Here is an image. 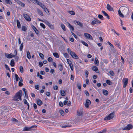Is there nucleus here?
Here are the masks:
<instances>
[{"instance_id": "obj_17", "label": "nucleus", "mask_w": 133, "mask_h": 133, "mask_svg": "<svg viewBox=\"0 0 133 133\" xmlns=\"http://www.w3.org/2000/svg\"><path fill=\"white\" fill-rule=\"evenodd\" d=\"M24 91V94H25V97L26 98H28V96L27 94V93L26 91V90L25 88H23L22 89Z\"/></svg>"}, {"instance_id": "obj_38", "label": "nucleus", "mask_w": 133, "mask_h": 133, "mask_svg": "<svg viewBox=\"0 0 133 133\" xmlns=\"http://www.w3.org/2000/svg\"><path fill=\"white\" fill-rule=\"evenodd\" d=\"M61 27L64 31H66L65 26L63 24H61Z\"/></svg>"}, {"instance_id": "obj_29", "label": "nucleus", "mask_w": 133, "mask_h": 133, "mask_svg": "<svg viewBox=\"0 0 133 133\" xmlns=\"http://www.w3.org/2000/svg\"><path fill=\"white\" fill-rule=\"evenodd\" d=\"M58 67L59 68V70L60 71H62L63 70V65L61 64L58 65Z\"/></svg>"}, {"instance_id": "obj_64", "label": "nucleus", "mask_w": 133, "mask_h": 133, "mask_svg": "<svg viewBox=\"0 0 133 133\" xmlns=\"http://www.w3.org/2000/svg\"><path fill=\"white\" fill-rule=\"evenodd\" d=\"M19 86L20 87H22L23 85V83L19 81L18 83Z\"/></svg>"}, {"instance_id": "obj_32", "label": "nucleus", "mask_w": 133, "mask_h": 133, "mask_svg": "<svg viewBox=\"0 0 133 133\" xmlns=\"http://www.w3.org/2000/svg\"><path fill=\"white\" fill-rule=\"evenodd\" d=\"M27 57L29 59H30L31 58V56L30 55V52L29 51H28L27 53Z\"/></svg>"}, {"instance_id": "obj_47", "label": "nucleus", "mask_w": 133, "mask_h": 133, "mask_svg": "<svg viewBox=\"0 0 133 133\" xmlns=\"http://www.w3.org/2000/svg\"><path fill=\"white\" fill-rule=\"evenodd\" d=\"M20 71L21 73H23V69L22 66H20L19 67Z\"/></svg>"}, {"instance_id": "obj_18", "label": "nucleus", "mask_w": 133, "mask_h": 133, "mask_svg": "<svg viewBox=\"0 0 133 133\" xmlns=\"http://www.w3.org/2000/svg\"><path fill=\"white\" fill-rule=\"evenodd\" d=\"M74 22L75 23H76L77 24L79 25L81 27H83V24L79 22L76 21H75Z\"/></svg>"}, {"instance_id": "obj_51", "label": "nucleus", "mask_w": 133, "mask_h": 133, "mask_svg": "<svg viewBox=\"0 0 133 133\" xmlns=\"http://www.w3.org/2000/svg\"><path fill=\"white\" fill-rule=\"evenodd\" d=\"M23 101L24 104H26L27 106H28L29 105V104L27 102V101L26 99H24L23 100Z\"/></svg>"}, {"instance_id": "obj_61", "label": "nucleus", "mask_w": 133, "mask_h": 133, "mask_svg": "<svg viewBox=\"0 0 133 133\" xmlns=\"http://www.w3.org/2000/svg\"><path fill=\"white\" fill-rule=\"evenodd\" d=\"M64 56L66 58L68 57L69 56L68 54L66 53H64L63 54Z\"/></svg>"}, {"instance_id": "obj_28", "label": "nucleus", "mask_w": 133, "mask_h": 133, "mask_svg": "<svg viewBox=\"0 0 133 133\" xmlns=\"http://www.w3.org/2000/svg\"><path fill=\"white\" fill-rule=\"evenodd\" d=\"M53 55L56 58H59V56L57 52H55L53 54Z\"/></svg>"}, {"instance_id": "obj_30", "label": "nucleus", "mask_w": 133, "mask_h": 133, "mask_svg": "<svg viewBox=\"0 0 133 133\" xmlns=\"http://www.w3.org/2000/svg\"><path fill=\"white\" fill-rule=\"evenodd\" d=\"M60 92L61 95L62 96H64L66 94L64 90H61Z\"/></svg>"}, {"instance_id": "obj_46", "label": "nucleus", "mask_w": 133, "mask_h": 133, "mask_svg": "<svg viewBox=\"0 0 133 133\" xmlns=\"http://www.w3.org/2000/svg\"><path fill=\"white\" fill-rule=\"evenodd\" d=\"M39 55L40 57L42 59H44V56L41 53H40L39 54Z\"/></svg>"}, {"instance_id": "obj_56", "label": "nucleus", "mask_w": 133, "mask_h": 133, "mask_svg": "<svg viewBox=\"0 0 133 133\" xmlns=\"http://www.w3.org/2000/svg\"><path fill=\"white\" fill-rule=\"evenodd\" d=\"M17 51L16 50H15L14 52V55H13V57H15L17 55Z\"/></svg>"}, {"instance_id": "obj_63", "label": "nucleus", "mask_w": 133, "mask_h": 133, "mask_svg": "<svg viewBox=\"0 0 133 133\" xmlns=\"http://www.w3.org/2000/svg\"><path fill=\"white\" fill-rule=\"evenodd\" d=\"M39 64L40 67L42 66L43 65V63L42 62H39Z\"/></svg>"}, {"instance_id": "obj_7", "label": "nucleus", "mask_w": 133, "mask_h": 133, "mask_svg": "<svg viewBox=\"0 0 133 133\" xmlns=\"http://www.w3.org/2000/svg\"><path fill=\"white\" fill-rule=\"evenodd\" d=\"M128 79L126 78H124L123 80V82L124 84V85L123 86V87L124 88H125L126 87L128 82Z\"/></svg>"}, {"instance_id": "obj_14", "label": "nucleus", "mask_w": 133, "mask_h": 133, "mask_svg": "<svg viewBox=\"0 0 133 133\" xmlns=\"http://www.w3.org/2000/svg\"><path fill=\"white\" fill-rule=\"evenodd\" d=\"M107 10L109 11H114L113 8L109 4H107Z\"/></svg>"}, {"instance_id": "obj_26", "label": "nucleus", "mask_w": 133, "mask_h": 133, "mask_svg": "<svg viewBox=\"0 0 133 133\" xmlns=\"http://www.w3.org/2000/svg\"><path fill=\"white\" fill-rule=\"evenodd\" d=\"M37 11L39 14L42 16H43V14L41 10L38 9L37 10Z\"/></svg>"}, {"instance_id": "obj_31", "label": "nucleus", "mask_w": 133, "mask_h": 133, "mask_svg": "<svg viewBox=\"0 0 133 133\" xmlns=\"http://www.w3.org/2000/svg\"><path fill=\"white\" fill-rule=\"evenodd\" d=\"M77 120L79 122L82 123L83 122V120L82 119V118H80L79 117L78 118Z\"/></svg>"}, {"instance_id": "obj_42", "label": "nucleus", "mask_w": 133, "mask_h": 133, "mask_svg": "<svg viewBox=\"0 0 133 133\" xmlns=\"http://www.w3.org/2000/svg\"><path fill=\"white\" fill-rule=\"evenodd\" d=\"M98 17L99 18H100L101 20H103L104 19V18L103 16L99 14L98 15Z\"/></svg>"}, {"instance_id": "obj_53", "label": "nucleus", "mask_w": 133, "mask_h": 133, "mask_svg": "<svg viewBox=\"0 0 133 133\" xmlns=\"http://www.w3.org/2000/svg\"><path fill=\"white\" fill-rule=\"evenodd\" d=\"M40 26L42 27L44 29L45 28V27L44 25L42 23H40Z\"/></svg>"}, {"instance_id": "obj_55", "label": "nucleus", "mask_w": 133, "mask_h": 133, "mask_svg": "<svg viewBox=\"0 0 133 133\" xmlns=\"http://www.w3.org/2000/svg\"><path fill=\"white\" fill-rule=\"evenodd\" d=\"M85 76L86 77H88V76L89 74V72L88 71L86 70L85 71Z\"/></svg>"}, {"instance_id": "obj_33", "label": "nucleus", "mask_w": 133, "mask_h": 133, "mask_svg": "<svg viewBox=\"0 0 133 133\" xmlns=\"http://www.w3.org/2000/svg\"><path fill=\"white\" fill-rule=\"evenodd\" d=\"M7 4H12L11 1L9 0H4Z\"/></svg>"}, {"instance_id": "obj_49", "label": "nucleus", "mask_w": 133, "mask_h": 133, "mask_svg": "<svg viewBox=\"0 0 133 133\" xmlns=\"http://www.w3.org/2000/svg\"><path fill=\"white\" fill-rule=\"evenodd\" d=\"M82 43L84 45L87 46H88V44L87 43L85 42L84 41H82Z\"/></svg>"}, {"instance_id": "obj_25", "label": "nucleus", "mask_w": 133, "mask_h": 133, "mask_svg": "<svg viewBox=\"0 0 133 133\" xmlns=\"http://www.w3.org/2000/svg\"><path fill=\"white\" fill-rule=\"evenodd\" d=\"M103 94L105 96H107L108 94V91L105 90H103Z\"/></svg>"}, {"instance_id": "obj_39", "label": "nucleus", "mask_w": 133, "mask_h": 133, "mask_svg": "<svg viewBox=\"0 0 133 133\" xmlns=\"http://www.w3.org/2000/svg\"><path fill=\"white\" fill-rule=\"evenodd\" d=\"M106 82L107 84L109 85H111L112 84L111 82L109 80H107L106 81Z\"/></svg>"}, {"instance_id": "obj_9", "label": "nucleus", "mask_w": 133, "mask_h": 133, "mask_svg": "<svg viewBox=\"0 0 133 133\" xmlns=\"http://www.w3.org/2000/svg\"><path fill=\"white\" fill-rule=\"evenodd\" d=\"M91 103V101L89 99H87L86 101V102L85 103V106L88 108L89 107V105Z\"/></svg>"}, {"instance_id": "obj_60", "label": "nucleus", "mask_w": 133, "mask_h": 133, "mask_svg": "<svg viewBox=\"0 0 133 133\" xmlns=\"http://www.w3.org/2000/svg\"><path fill=\"white\" fill-rule=\"evenodd\" d=\"M71 33L72 34V35L75 38H77V36L74 33H73L72 32H71Z\"/></svg>"}, {"instance_id": "obj_19", "label": "nucleus", "mask_w": 133, "mask_h": 133, "mask_svg": "<svg viewBox=\"0 0 133 133\" xmlns=\"http://www.w3.org/2000/svg\"><path fill=\"white\" fill-rule=\"evenodd\" d=\"M68 26L69 27L71 30L74 31V28L69 23H68Z\"/></svg>"}, {"instance_id": "obj_54", "label": "nucleus", "mask_w": 133, "mask_h": 133, "mask_svg": "<svg viewBox=\"0 0 133 133\" xmlns=\"http://www.w3.org/2000/svg\"><path fill=\"white\" fill-rule=\"evenodd\" d=\"M5 66L7 70H9L10 72H11V70H10V68L7 65L5 64Z\"/></svg>"}, {"instance_id": "obj_21", "label": "nucleus", "mask_w": 133, "mask_h": 133, "mask_svg": "<svg viewBox=\"0 0 133 133\" xmlns=\"http://www.w3.org/2000/svg\"><path fill=\"white\" fill-rule=\"evenodd\" d=\"M94 63L97 66L99 64V61L96 57H95Z\"/></svg>"}, {"instance_id": "obj_3", "label": "nucleus", "mask_w": 133, "mask_h": 133, "mask_svg": "<svg viewBox=\"0 0 133 133\" xmlns=\"http://www.w3.org/2000/svg\"><path fill=\"white\" fill-rule=\"evenodd\" d=\"M115 113V112H113L110 114L108 116L104 118V120H109L113 118L114 116Z\"/></svg>"}, {"instance_id": "obj_37", "label": "nucleus", "mask_w": 133, "mask_h": 133, "mask_svg": "<svg viewBox=\"0 0 133 133\" xmlns=\"http://www.w3.org/2000/svg\"><path fill=\"white\" fill-rule=\"evenodd\" d=\"M31 1L35 4H37L38 3H39V2L37 0H31Z\"/></svg>"}, {"instance_id": "obj_62", "label": "nucleus", "mask_w": 133, "mask_h": 133, "mask_svg": "<svg viewBox=\"0 0 133 133\" xmlns=\"http://www.w3.org/2000/svg\"><path fill=\"white\" fill-rule=\"evenodd\" d=\"M103 62L104 63H105V64H107V63H108V60L104 59L103 60Z\"/></svg>"}, {"instance_id": "obj_15", "label": "nucleus", "mask_w": 133, "mask_h": 133, "mask_svg": "<svg viewBox=\"0 0 133 133\" xmlns=\"http://www.w3.org/2000/svg\"><path fill=\"white\" fill-rule=\"evenodd\" d=\"M37 103L38 105L39 106L43 104L42 101L38 98L37 100Z\"/></svg>"}, {"instance_id": "obj_1", "label": "nucleus", "mask_w": 133, "mask_h": 133, "mask_svg": "<svg viewBox=\"0 0 133 133\" xmlns=\"http://www.w3.org/2000/svg\"><path fill=\"white\" fill-rule=\"evenodd\" d=\"M22 96V91L21 90H19L15 94V95L13 97V100L14 101H18L19 100H22L21 97Z\"/></svg>"}, {"instance_id": "obj_10", "label": "nucleus", "mask_w": 133, "mask_h": 133, "mask_svg": "<svg viewBox=\"0 0 133 133\" xmlns=\"http://www.w3.org/2000/svg\"><path fill=\"white\" fill-rule=\"evenodd\" d=\"M83 114V111L82 110L80 109L78 110L77 112V115L80 117L82 116Z\"/></svg>"}, {"instance_id": "obj_22", "label": "nucleus", "mask_w": 133, "mask_h": 133, "mask_svg": "<svg viewBox=\"0 0 133 133\" xmlns=\"http://www.w3.org/2000/svg\"><path fill=\"white\" fill-rule=\"evenodd\" d=\"M102 12L103 14L104 15L107 17V18L109 19V16L103 10H102Z\"/></svg>"}, {"instance_id": "obj_41", "label": "nucleus", "mask_w": 133, "mask_h": 133, "mask_svg": "<svg viewBox=\"0 0 133 133\" xmlns=\"http://www.w3.org/2000/svg\"><path fill=\"white\" fill-rule=\"evenodd\" d=\"M23 43H22L21 44L19 48V50L20 51H22L23 49Z\"/></svg>"}, {"instance_id": "obj_24", "label": "nucleus", "mask_w": 133, "mask_h": 133, "mask_svg": "<svg viewBox=\"0 0 133 133\" xmlns=\"http://www.w3.org/2000/svg\"><path fill=\"white\" fill-rule=\"evenodd\" d=\"M118 14H119V16L122 17H124V15H123L122 13L121 12V10L120 9H119L118 10Z\"/></svg>"}, {"instance_id": "obj_16", "label": "nucleus", "mask_w": 133, "mask_h": 133, "mask_svg": "<svg viewBox=\"0 0 133 133\" xmlns=\"http://www.w3.org/2000/svg\"><path fill=\"white\" fill-rule=\"evenodd\" d=\"M92 69L94 71H95L96 72L98 73L99 72V71L98 72V68L96 66H93L92 68Z\"/></svg>"}, {"instance_id": "obj_20", "label": "nucleus", "mask_w": 133, "mask_h": 133, "mask_svg": "<svg viewBox=\"0 0 133 133\" xmlns=\"http://www.w3.org/2000/svg\"><path fill=\"white\" fill-rule=\"evenodd\" d=\"M40 5V6L43 9H44L45 8V6L41 2H39V3H38L37 4Z\"/></svg>"}, {"instance_id": "obj_2", "label": "nucleus", "mask_w": 133, "mask_h": 133, "mask_svg": "<svg viewBox=\"0 0 133 133\" xmlns=\"http://www.w3.org/2000/svg\"><path fill=\"white\" fill-rule=\"evenodd\" d=\"M122 12L124 14H127L129 12V10L127 7L124 6H122L120 7V9Z\"/></svg>"}, {"instance_id": "obj_8", "label": "nucleus", "mask_w": 133, "mask_h": 133, "mask_svg": "<svg viewBox=\"0 0 133 133\" xmlns=\"http://www.w3.org/2000/svg\"><path fill=\"white\" fill-rule=\"evenodd\" d=\"M35 127V126H32L30 127H25L23 130V131H30L32 128H34V127Z\"/></svg>"}, {"instance_id": "obj_4", "label": "nucleus", "mask_w": 133, "mask_h": 133, "mask_svg": "<svg viewBox=\"0 0 133 133\" xmlns=\"http://www.w3.org/2000/svg\"><path fill=\"white\" fill-rule=\"evenodd\" d=\"M94 20L92 21L91 24L92 25H94L95 24H100L101 23V22L98 20V19L96 18H94Z\"/></svg>"}, {"instance_id": "obj_12", "label": "nucleus", "mask_w": 133, "mask_h": 133, "mask_svg": "<svg viewBox=\"0 0 133 133\" xmlns=\"http://www.w3.org/2000/svg\"><path fill=\"white\" fill-rule=\"evenodd\" d=\"M84 35L85 37L88 39H92V36L89 34L87 33H85L84 34Z\"/></svg>"}, {"instance_id": "obj_23", "label": "nucleus", "mask_w": 133, "mask_h": 133, "mask_svg": "<svg viewBox=\"0 0 133 133\" xmlns=\"http://www.w3.org/2000/svg\"><path fill=\"white\" fill-rule=\"evenodd\" d=\"M17 24L18 28H20L21 27V25L19 21L18 20H17Z\"/></svg>"}, {"instance_id": "obj_34", "label": "nucleus", "mask_w": 133, "mask_h": 133, "mask_svg": "<svg viewBox=\"0 0 133 133\" xmlns=\"http://www.w3.org/2000/svg\"><path fill=\"white\" fill-rule=\"evenodd\" d=\"M15 63L13 59H12L11 61L10 65L11 66H14Z\"/></svg>"}, {"instance_id": "obj_59", "label": "nucleus", "mask_w": 133, "mask_h": 133, "mask_svg": "<svg viewBox=\"0 0 133 133\" xmlns=\"http://www.w3.org/2000/svg\"><path fill=\"white\" fill-rule=\"evenodd\" d=\"M84 92L85 94L87 96H89V94L87 90H85Z\"/></svg>"}, {"instance_id": "obj_48", "label": "nucleus", "mask_w": 133, "mask_h": 133, "mask_svg": "<svg viewBox=\"0 0 133 133\" xmlns=\"http://www.w3.org/2000/svg\"><path fill=\"white\" fill-rule=\"evenodd\" d=\"M69 13L70 14L72 15H74L75 14V12L72 11H69Z\"/></svg>"}, {"instance_id": "obj_6", "label": "nucleus", "mask_w": 133, "mask_h": 133, "mask_svg": "<svg viewBox=\"0 0 133 133\" xmlns=\"http://www.w3.org/2000/svg\"><path fill=\"white\" fill-rule=\"evenodd\" d=\"M23 16L25 19L27 21L30 22L31 20V18L28 15L26 14H23Z\"/></svg>"}, {"instance_id": "obj_40", "label": "nucleus", "mask_w": 133, "mask_h": 133, "mask_svg": "<svg viewBox=\"0 0 133 133\" xmlns=\"http://www.w3.org/2000/svg\"><path fill=\"white\" fill-rule=\"evenodd\" d=\"M44 11L46 12L47 14H49L50 13H49V11L46 8V7L45 8V9H44Z\"/></svg>"}, {"instance_id": "obj_44", "label": "nucleus", "mask_w": 133, "mask_h": 133, "mask_svg": "<svg viewBox=\"0 0 133 133\" xmlns=\"http://www.w3.org/2000/svg\"><path fill=\"white\" fill-rule=\"evenodd\" d=\"M115 43L116 44V45L117 46L119 49H120V45L119 43H118L117 42H116Z\"/></svg>"}, {"instance_id": "obj_52", "label": "nucleus", "mask_w": 133, "mask_h": 133, "mask_svg": "<svg viewBox=\"0 0 133 133\" xmlns=\"http://www.w3.org/2000/svg\"><path fill=\"white\" fill-rule=\"evenodd\" d=\"M48 62H50L53 61V59L51 57H49L48 59Z\"/></svg>"}, {"instance_id": "obj_35", "label": "nucleus", "mask_w": 133, "mask_h": 133, "mask_svg": "<svg viewBox=\"0 0 133 133\" xmlns=\"http://www.w3.org/2000/svg\"><path fill=\"white\" fill-rule=\"evenodd\" d=\"M77 88H78V89L79 90H81V85L80 83H77Z\"/></svg>"}, {"instance_id": "obj_58", "label": "nucleus", "mask_w": 133, "mask_h": 133, "mask_svg": "<svg viewBox=\"0 0 133 133\" xmlns=\"http://www.w3.org/2000/svg\"><path fill=\"white\" fill-rule=\"evenodd\" d=\"M68 52L69 53H70V55L71 54V52H74L73 51H71V50L69 48H68Z\"/></svg>"}, {"instance_id": "obj_50", "label": "nucleus", "mask_w": 133, "mask_h": 133, "mask_svg": "<svg viewBox=\"0 0 133 133\" xmlns=\"http://www.w3.org/2000/svg\"><path fill=\"white\" fill-rule=\"evenodd\" d=\"M109 73L110 75L112 76H113L115 75L114 72L112 71H110Z\"/></svg>"}, {"instance_id": "obj_57", "label": "nucleus", "mask_w": 133, "mask_h": 133, "mask_svg": "<svg viewBox=\"0 0 133 133\" xmlns=\"http://www.w3.org/2000/svg\"><path fill=\"white\" fill-rule=\"evenodd\" d=\"M67 60L68 63V64H69V65L71 64H72L71 62L70 59H67Z\"/></svg>"}, {"instance_id": "obj_13", "label": "nucleus", "mask_w": 133, "mask_h": 133, "mask_svg": "<svg viewBox=\"0 0 133 133\" xmlns=\"http://www.w3.org/2000/svg\"><path fill=\"white\" fill-rule=\"evenodd\" d=\"M5 57L8 58H10L13 57V55L12 54H8L6 53H5Z\"/></svg>"}, {"instance_id": "obj_36", "label": "nucleus", "mask_w": 133, "mask_h": 133, "mask_svg": "<svg viewBox=\"0 0 133 133\" xmlns=\"http://www.w3.org/2000/svg\"><path fill=\"white\" fill-rule=\"evenodd\" d=\"M15 76L16 81L17 82L18 81L19 79V78L18 75L17 74H15Z\"/></svg>"}, {"instance_id": "obj_27", "label": "nucleus", "mask_w": 133, "mask_h": 133, "mask_svg": "<svg viewBox=\"0 0 133 133\" xmlns=\"http://www.w3.org/2000/svg\"><path fill=\"white\" fill-rule=\"evenodd\" d=\"M18 3L20 5H21V6L24 7L25 6V4L24 3H22L20 1H18Z\"/></svg>"}, {"instance_id": "obj_11", "label": "nucleus", "mask_w": 133, "mask_h": 133, "mask_svg": "<svg viewBox=\"0 0 133 133\" xmlns=\"http://www.w3.org/2000/svg\"><path fill=\"white\" fill-rule=\"evenodd\" d=\"M70 55L72 57L74 58L77 59H78V58L77 55H76L74 52H71V54Z\"/></svg>"}, {"instance_id": "obj_43", "label": "nucleus", "mask_w": 133, "mask_h": 133, "mask_svg": "<svg viewBox=\"0 0 133 133\" xmlns=\"http://www.w3.org/2000/svg\"><path fill=\"white\" fill-rule=\"evenodd\" d=\"M22 30L24 31H26V30L27 29L25 26H22Z\"/></svg>"}, {"instance_id": "obj_45", "label": "nucleus", "mask_w": 133, "mask_h": 133, "mask_svg": "<svg viewBox=\"0 0 133 133\" xmlns=\"http://www.w3.org/2000/svg\"><path fill=\"white\" fill-rule=\"evenodd\" d=\"M59 112L62 116H63L64 115V112L63 110H59Z\"/></svg>"}, {"instance_id": "obj_5", "label": "nucleus", "mask_w": 133, "mask_h": 133, "mask_svg": "<svg viewBox=\"0 0 133 133\" xmlns=\"http://www.w3.org/2000/svg\"><path fill=\"white\" fill-rule=\"evenodd\" d=\"M133 126L131 124H129L125 127L122 128V129L124 130H128L132 128Z\"/></svg>"}]
</instances>
